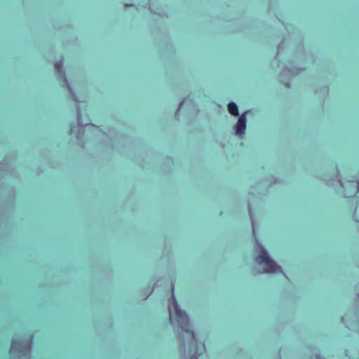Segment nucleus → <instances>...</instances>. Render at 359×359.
<instances>
[{"label": "nucleus", "instance_id": "f257e3e1", "mask_svg": "<svg viewBox=\"0 0 359 359\" xmlns=\"http://www.w3.org/2000/svg\"><path fill=\"white\" fill-rule=\"evenodd\" d=\"M168 310L170 320L171 323H177L182 332L188 334L192 338L194 337V332L190 327L189 320L187 313L182 311L178 305L174 295V287H171V297L168 300Z\"/></svg>", "mask_w": 359, "mask_h": 359}, {"label": "nucleus", "instance_id": "f03ea898", "mask_svg": "<svg viewBox=\"0 0 359 359\" xmlns=\"http://www.w3.org/2000/svg\"><path fill=\"white\" fill-rule=\"evenodd\" d=\"M260 248V253L255 257V261L259 264H264V271L266 273H275L278 271H281L280 266L277 264L270 259L266 250L258 244Z\"/></svg>", "mask_w": 359, "mask_h": 359}, {"label": "nucleus", "instance_id": "7ed1b4c3", "mask_svg": "<svg viewBox=\"0 0 359 359\" xmlns=\"http://www.w3.org/2000/svg\"><path fill=\"white\" fill-rule=\"evenodd\" d=\"M236 133L239 135H241L245 133V130L246 128V117L245 114H242L239 118L236 123Z\"/></svg>", "mask_w": 359, "mask_h": 359}, {"label": "nucleus", "instance_id": "20e7f679", "mask_svg": "<svg viewBox=\"0 0 359 359\" xmlns=\"http://www.w3.org/2000/svg\"><path fill=\"white\" fill-rule=\"evenodd\" d=\"M228 110L233 116H238L239 114L238 107L234 102H230L228 104Z\"/></svg>", "mask_w": 359, "mask_h": 359}, {"label": "nucleus", "instance_id": "39448f33", "mask_svg": "<svg viewBox=\"0 0 359 359\" xmlns=\"http://www.w3.org/2000/svg\"><path fill=\"white\" fill-rule=\"evenodd\" d=\"M21 347H22V344L19 341H15V340L12 341L11 344V350L17 349L18 351H20Z\"/></svg>", "mask_w": 359, "mask_h": 359}, {"label": "nucleus", "instance_id": "423d86ee", "mask_svg": "<svg viewBox=\"0 0 359 359\" xmlns=\"http://www.w3.org/2000/svg\"><path fill=\"white\" fill-rule=\"evenodd\" d=\"M62 67V62H57L55 65V69L57 72H61Z\"/></svg>", "mask_w": 359, "mask_h": 359}, {"label": "nucleus", "instance_id": "0eeeda50", "mask_svg": "<svg viewBox=\"0 0 359 359\" xmlns=\"http://www.w3.org/2000/svg\"><path fill=\"white\" fill-rule=\"evenodd\" d=\"M30 350H31V347L29 346V347L28 348V351H30Z\"/></svg>", "mask_w": 359, "mask_h": 359}]
</instances>
